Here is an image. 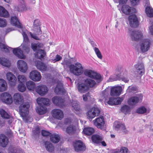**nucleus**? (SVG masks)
Instances as JSON below:
<instances>
[{
	"label": "nucleus",
	"mask_w": 153,
	"mask_h": 153,
	"mask_svg": "<svg viewBox=\"0 0 153 153\" xmlns=\"http://www.w3.org/2000/svg\"><path fill=\"white\" fill-rule=\"evenodd\" d=\"M7 24L5 19L0 18V27H4L6 26Z\"/></svg>",
	"instance_id": "4d7b16f0"
},
{
	"label": "nucleus",
	"mask_w": 153,
	"mask_h": 153,
	"mask_svg": "<svg viewBox=\"0 0 153 153\" xmlns=\"http://www.w3.org/2000/svg\"><path fill=\"white\" fill-rule=\"evenodd\" d=\"M7 88V84L5 81L3 79H0V92L5 91Z\"/></svg>",
	"instance_id": "f704fd0d"
},
{
	"label": "nucleus",
	"mask_w": 153,
	"mask_h": 153,
	"mask_svg": "<svg viewBox=\"0 0 153 153\" xmlns=\"http://www.w3.org/2000/svg\"><path fill=\"white\" fill-rule=\"evenodd\" d=\"M17 67L19 71L23 73H25L27 70V66L26 63L22 60H19L17 63Z\"/></svg>",
	"instance_id": "4468645a"
},
{
	"label": "nucleus",
	"mask_w": 153,
	"mask_h": 153,
	"mask_svg": "<svg viewBox=\"0 0 153 153\" xmlns=\"http://www.w3.org/2000/svg\"><path fill=\"white\" fill-rule=\"evenodd\" d=\"M69 68L70 72L76 76L81 75L83 72V67L79 62H76L75 65H71Z\"/></svg>",
	"instance_id": "f03ea898"
},
{
	"label": "nucleus",
	"mask_w": 153,
	"mask_h": 153,
	"mask_svg": "<svg viewBox=\"0 0 153 153\" xmlns=\"http://www.w3.org/2000/svg\"><path fill=\"white\" fill-rule=\"evenodd\" d=\"M83 133L88 135L92 134L94 132V129L91 127L85 128L83 130Z\"/></svg>",
	"instance_id": "c03bdc74"
},
{
	"label": "nucleus",
	"mask_w": 153,
	"mask_h": 153,
	"mask_svg": "<svg viewBox=\"0 0 153 153\" xmlns=\"http://www.w3.org/2000/svg\"><path fill=\"white\" fill-rule=\"evenodd\" d=\"M26 85L27 89L29 90L33 91L35 87V83L31 81H29L27 82Z\"/></svg>",
	"instance_id": "a19ab883"
},
{
	"label": "nucleus",
	"mask_w": 153,
	"mask_h": 153,
	"mask_svg": "<svg viewBox=\"0 0 153 153\" xmlns=\"http://www.w3.org/2000/svg\"><path fill=\"white\" fill-rule=\"evenodd\" d=\"M47 111V109L45 107L39 106L37 108L36 111L39 114H45Z\"/></svg>",
	"instance_id": "37998d69"
},
{
	"label": "nucleus",
	"mask_w": 153,
	"mask_h": 153,
	"mask_svg": "<svg viewBox=\"0 0 153 153\" xmlns=\"http://www.w3.org/2000/svg\"><path fill=\"white\" fill-rule=\"evenodd\" d=\"M0 114L1 117L4 118L8 119L10 118V115L3 109H0Z\"/></svg>",
	"instance_id": "8fccbe9b"
},
{
	"label": "nucleus",
	"mask_w": 153,
	"mask_h": 153,
	"mask_svg": "<svg viewBox=\"0 0 153 153\" xmlns=\"http://www.w3.org/2000/svg\"><path fill=\"white\" fill-rule=\"evenodd\" d=\"M130 37L132 40L139 41L143 38V34L140 31H132L131 32Z\"/></svg>",
	"instance_id": "9d476101"
},
{
	"label": "nucleus",
	"mask_w": 153,
	"mask_h": 153,
	"mask_svg": "<svg viewBox=\"0 0 153 153\" xmlns=\"http://www.w3.org/2000/svg\"><path fill=\"white\" fill-rule=\"evenodd\" d=\"M137 89L136 87L129 86L127 90V92L128 93H134L137 91Z\"/></svg>",
	"instance_id": "5fc2aeb1"
},
{
	"label": "nucleus",
	"mask_w": 153,
	"mask_h": 153,
	"mask_svg": "<svg viewBox=\"0 0 153 153\" xmlns=\"http://www.w3.org/2000/svg\"><path fill=\"white\" fill-rule=\"evenodd\" d=\"M10 94L7 93H4L1 95V99L2 101L5 103L10 104Z\"/></svg>",
	"instance_id": "cd10ccee"
},
{
	"label": "nucleus",
	"mask_w": 153,
	"mask_h": 153,
	"mask_svg": "<svg viewBox=\"0 0 153 153\" xmlns=\"http://www.w3.org/2000/svg\"><path fill=\"white\" fill-rule=\"evenodd\" d=\"M8 16V12L2 6H0V16L6 17Z\"/></svg>",
	"instance_id": "de8ad7c7"
},
{
	"label": "nucleus",
	"mask_w": 153,
	"mask_h": 153,
	"mask_svg": "<svg viewBox=\"0 0 153 153\" xmlns=\"http://www.w3.org/2000/svg\"><path fill=\"white\" fill-rule=\"evenodd\" d=\"M140 0H130L131 4L133 6L138 4L139 3Z\"/></svg>",
	"instance_id": "0e129e2a"
},
{
	"label": "nucleus",
	"mask_w": 153,
	"mask_h": 153,
	"mask_svg": "<svg viewBox=\"0 0 153 153\" xmlns=\"http://www.w3.org/2000/svg\"><path fill=\"white\" fill-rule=\"evenodd\" d=\"M29 77L31 79L34 81L38 82L41 79L42 76L39 72L36 70H34L30 72Z\"/></svg>",
	"instance_id": "1a4fd4ad"
},
{
	"label": "nucleus",
	"mask_w": 153,
	"mask_h": 153,
	"mask_svg": "<svg viewBox=\"0 0 153 153\" xmlns=\"http://www.w3.org/2000/svg\"><path fill=\"white\" fill-rule=\"evenodd\" d=\"M89 95V93H87L83 95V100L84 101H86L87 100L88 97Z\"/></svg>",
	"instance_id": "774afa93"
},
{
	"label": "nucleus",
	"mask_w": 153,
	"mask_h": 153,
	"mask_svg": "<svg viewBox=\"0 0 153 153\" xmlns=\"http://www.w3.org/2000/svg\"><path fill=\"white\" fill-rule=\"evenodd\" d=\"M42 46L41 44H31V48L33 51H37L35 54L36 57L40 59L43 58L46 55V52L44 50L39 49L42 48Z\"/></svg>",
	"instance_id": "7ed1b4c3"
},
{
	"label": "nucleus",
	"mask_w": 153,
	"mask_h": 153,
	"mask_svg": "<svg viewBox=\"0 0 153 153\" xmlns=\"http://www.w3.org/2000/svg\"><path fill=\"white\" fill-rule=\"evenodd\" d=\"M19 5L18 7L16 6L14 8L15 11H26L27 10L25 3L24 0H18Z\"/></svg>",
	"instance_id": "6ab92c4d"
},
{
	"label": "nucleus",
	"mask_w": 153,
	"mask_h": 153,
	"mask_svg": "<svg viewBox=\"0 0 153 153\" xmlns=\"http://www.w3.org/2000/svg\"><path fill=\"white\" fill-rule=\"evenodd\" d=\"M123 99L124 98L123 97L116 98H110L108 102V103L111 105H118L121 103Z\"/></svg>",
	"instance_id": "412c9836"
},
{
	"label": "nucleus",
	"mask_w": 153,
	"mask_h": 153,
	"mask_svg": "<svg viewBox=\"0 0 153 153\" xmlns=\"http://www.w3.org/2000/svg\"><path fill=\"white\" fill-rule=\"evenodd\" d=\"M42 134L43 136H47L49 135L50 136L51 134L50 132L45 130H42Z\"/></svg>",
	"instance_id": "69168bd1"
},
{
	"label": "nucleus",
	"mask_w": 153,
	"mask_h": 153,
	"mask_svg": "<svg viewBox=\"0 0 153 153\" xmlns=\"http://www.w3.org/2000/svg\"><path fill=\"white\" fill-rule=\"evenodd\" d=\"M71 106L72 110L76 114L77 111H79L81 110L79 102L76 100H72L71 103Z\"/></svg>",
	"instance_id": "a878e982"
},
{
	"label": "nucleus",
	"mask_w": 153,
	"mask_h": 153,
	"mask_svg": "<svg viewBox=\"0 0 153 153\" xmlns=\"http://www.w3.org/2000/svg\"><path fill=\"white\" fill-rule=\"evenodd\" d=\"M53 103L56 105H61L64 102V100L60 97L57 96L54 97L52 99Z\"/></svg>",
	"instance_id": "7c9ffc66"
},
{
	"label": "nucleus",
	"mask_w": 153,
	"mask_h": 153,
	"mask_svg": "<svg viewBox=\"0 0 153 153\" xmlns=\"http://www.w3.org/2000/svg\"><path fill=\"white\" fill-rule=\"evenodd\" d=\"M123 13L126 15H129L133 13L136 12V10L134 8L130 7L127 5H124L122 8Z\"/></svg>",
	"instance_id": "a211bd4d"
},
{
	"label": "nucleus",
	"mask_w": 153,
	"mask_h": 153,
	"mask_svg": "<svg viewBox=\"0 0 153 153\" xmlns=\"http://www.w3.org/2000/svg\"><path fill=\"white\" fill-rule=\"evenodd\" d=\"M115 76H112L110 77L107 80L108 82H112L114 81L117 80L119 78H115Z\"/></svg>",
	"instance_id": "338daca9"
},
{
	"label": "nucleus",
	"mask_w": 153,
	"mask_h": 153,
	"mask_svg": "<svg viewBox=\"0 0 153 153\" xmlns=\"http://www.w3.org/2000/svg\"><path fill=\"white\" fill-rule=\"evenodd\" d=\"M83 81L89 89L90 88H95L97 85L95 81L92 78H86L84 79Z\"/></svg>",
	"instance_id": "aec40b11"
},
{
	"label": "nucleus",
	"mask_w": 153,
	"mask_h": 153,
	"mask_svg": "<svg viewBox=\"0 0 153 153\" xmlns=\"http://www.w3.org/2000/svg\"><path fill=\"white\" fill-rule=\"evenodd\" d=\"M93 122L94 125L100 128H102L105 124L104 119L102 116L96 118Z\"/></svg>",
	"instance_id": "f3484780"
},
{
	"label": "nucleus",
	"mask_w": 153,
	"mask_h": 153,
	"mask_svg": "<svg viewBox=\"0 0 153 153\" xmlns=\"http://www.w3.org/2000/svg\"><path fill=\"white\" fill-rule=\"evenodd\" d=\"M147 111L146 108L144 107H141L137 108L136 111V113L140 114H143Z\"/></svg>",
	"instance_id": "603ef678"
},
{
	"label": "nucleus",
	"mask_w": 153,
	"mask_h": 153,
	"mask_svg": "<svg viewBox=\"0 0 153 153\" xmlns=\"http://www.w3.org/2000/svg\"><path fill=\"white\" fill-rule=\"evenodd\" d=\"M60 140V136L58 134L53 133L50 135V140L54 143L59 142Z\"/></svg>",
	"instance_id": "2f4dec72"
},
{
	"label": "nucleus",
	"mask_w": 153,
	"mask_h": 153,
	"mask_svg": "<svg viewBox=\"0 0 153 153\" xmlns=\"http://www.w3.org/2000/svg\"><path fill=\"white\" fill-rule=\"evenodd\" d=\"M137 69V72L140 75H143L144 74L145 69L144 65L142 63H138L134 66Z\"/></svg>",
	"instance_id": "bb28decb"
},
{
	"label": "nucleus",
	"mask_w": 153,
	"mask_h": 153,
	"mask_svg": "<svg viewBox=\"0 0 153 153\" xmlns=\"http://www.w3.org/2000/svg\"><path fill=\"white\" fill-rule=\"evenodd\" d=\"M46 150L49 152H52L54 150V147L53 144L49 142H46L45 143Z\"/></svg>",
	"instance_id": "c9c22d12"
},
{
	"label": "nucleus",
	"mask_w": 153,
	"mask_h": 153,
	"mask_svg": "<svg viewBox=\"0 0 153 153\" xmlns=\"http://www.w3.org/2000/svg\"><path fill=\"white\" fill-rule=\"evenodd\" d=\"M40 25V22L39 20L38 19H35L33 23V28L39 27Z\"/></svg>",
	"instance_id": "13d9d810"
},
{
	"label": "nucleus",
	"mask_w": 153,
	"mask_h": 153,
	"mask_svg": "<svg viewBox=\"0 0 153 153\" xmlns=\"http://www.w3.org/2000/svg\"><path fill=\"white\" fill-rule=\"evenodd\" d=\"M64 90L63 88L62 83L60 81L57 82V85L55 89L54 92L57 94H60L64 92Z\"/></svg>",
	"instance_id": "b1692460"
},
{
	"label": "nucleus",
	"mask_w": 153,
	"mask_h": 153,
	"mask_svg": "<svg viewBox=\"0 0 153 153\" xmlns=\"http://www.w3.org/2000/svg\"><path fill=\"white\" fill-rule=\"evenodd\" d=\"M139 100V98L138 97H132L128 100V103L131 105H134L138 102Z\"/></svg>",
	"instance_id": "72a5a7b5"
},
{
	"label": "nucleus",
	"mask_w": 153,
	"mask_h": 153,
	"mask_svg": "<svg viewBox=\"0 0 153 153\" xmlns=\"http://www.w3.org/2000/svg\"><path fill=\"white\" fill-rule=\"evenodd\" d=\"M152 41L148 39H146L143 40L141 43L140 48L141 51L143 52H145L148 51L150 48Z\"/></svg>",
	"instance_id": "0eeeda50"
},
{
	"label": "nucleus",
	"mask_w": 153,
	"mask_h": 153,
	"mask_svg": "<svg viewBox=\"0 0 153 153\" xmlns=\"http://www.w3.org/2000/svg\"><path fill=\"white\" fill-rule=\"evenodd\" d=\"M25 118L26 119H25L23 118H22V119L24 120L26 122H31L33 120V119L32 117H31L28 116V114H27L25 117Z\"/></svg>",
	"instance_id": "bf43d9fd"
},
{
	"label": "nucleus",
	"mask_w": 153,
	"mask_h": 153,
	"mask_svg": "<svg viewBox=\"0 0 153 153\" xmlns=\"http://www.w3.org/2000/svg\"><path fill=\"white\" fill-rule=\"evenodd\" d=\"M18 90L20 92H23L26 89L25 83H19L17 86Z\"/></svg>",
	"instance_id": "3c124183"
},
{
	"label": "nucleus",
	"mask_w": 153,
	"mask_h": 153,
	"mask_svg": "<svg viewBox=\"0 0 153 153\" xmlns=\"http://www.w3.org/2000/svg\"><path fill=\"white\" fill-rule=\"evenodd\" d=\"M92 141L96 143H98L101 142L102 140V137L97 135H93L91 137Z\"/></svg>",
	"instance_id": "79ce46f5"
},
{
	"label": "nucleus",
	"mask_w": 153,
	"mask_h": 153,
	"mask_svg": "<svg viewBox=\"0 0 153 153\" xmlns=\"http://www.w3.org/2000/svg\"><path fill=\"white\" fill-rule=\"evenodd\" d=\"M0 63L5 67L8 68L10 67L9 61L5 58H0Z\"/></svg>",
	"instance_id": "ea45409f"
},
{
	"label": "nucleus",
	"mask_w": 153,
	"mask_h": 153,
	"mask_svg": "<svg viewBox=\"0 0 153 153\" xmlns=\"http://www.w3.org/2000/svg\"><path fill=\"white\" fill-rule=\"evenodd\" d=\"M36 101L37 103L40 105H49V100L47 98L39 97L37 99Z\"/></svg>",
	"instance_id": "393cba45"
},
{
	"label": "nucleus",
	"mask_w": 153,
	"mask_h": 153,
	"mask_svg": "<svg viewBox=\"0 0 153 153\" xmlns=\"http://www.w3.org/2000/svg\"><path fill=\"white\" fill-rule=\"evenodd\" d=\"M128 149L125 147H122L120 149H116L113 151V153H127Z\"/></svg>",
	"instance_id": "58836bf2"
},
{
	"label": "nucleus",
	"mask_w": 153,
	"mask_h": 153,
	"mask_svg": "<svg viewBox=\"0 0 153 153\" xmlns=\"http://www.w3.org/2000/svg\"><path fill=\"white\" fill-rule=\"evenodd\" d=\"M13 52L14 54L19 58L22 59L25 58V56L23 54L22 51L19 48L14 49L13 50Z\"/></svg>",
	"instance_id": "c85d7f7f"
},
{
	"label": "nucleus",
	"mask_w": 153,
	"mask_h": 153,
	"mask_svg": "<svg viewBox=\"0 0 153 153\" xmlns=\"http://www.w3.org/2000/svg\"><path fill=\"white\" fill-rule=\"evenodd\" d=\"M129 23L131 27H136L138 25L139 22L136 16L135 15H131L128 17Z\"/></svg>",
	"instance_id": "f8f14e48"
},
{
	"label": "nucleus",
	"mask_w": 153,
	"mask_h": 153,
	"mask_svg": "<svg viewBox=\"0 0 153 153\" xmlns=\"http://www.w3.org/2000/svg\"><path fill=\"white\" fill-rule=\"evenodd\" d=\"M14 101L16 104H20L23 101V97L19 94H15L14 95Z\"/></svg>",
	"instance_id": "473e14b6"
},
{
	"label": "nucleus",
	"mask_w": 153,
	"mask_h": 153,
	"mask_svg": "<svg viewBox=\"0 0 153 153\" xmlns=\"http://www.w3.org/2000/svg\"><path fill=\"white\" fill-rule=\"evenodd\" d=\"M120 110L123 113L126 114L130 112L131 109L130 107L128 105H125L121 108Z\"/></svg>",
	"instance_id": "09e8293b"
},
{
	"label": "nucleus",
	"mask_w": 153,
	"mask_h": 153,
	"mask_svg": "<svg viewBox=\"0 0 153 153\" xmlns=\"http://www.w3.org/2000/svg\"><path fill=\"white\" fill-rule=\"evenodd\" d=\"M76 130V128L75 126L73 125H71L67 128L66 131L69 134H72L75 132Z\"/></svg>",
	"instance_id": "e433bc0d"
},
{
	"label": "nucleus",
	"mask_w": 153,
	"mask_h": 153,
	"mask_svg": "<svg viewBox=\"0 0 153 153\" xmlns=\"http://www.w3.org/2000/svg\"><path fill=\"white\" fill-rule=\"evenodd\" d=\"M33 30L36 32L37 34L38 35H40L42 33V31L41 30L40 27L35 28H33Z\"/></svg>",
	"instance_id": "680f3d73"
},
{
	"label": "nucleus",
	"mask_w": 153,
	"mask_h": 153,
	"mask_svg": "<svg viewBox=\"0 0 153 153\" xmlns=\"http://www.w3.org/2000/svg\"><path fill=\"white\" fill-rule=\"evenodd\" d=\"M84 75L87 76L97 80H100L101 76L100 75L94 71L89 69H85L84 71Z\"/></svg>",
	"instance_id": "39448f33"
},
{
	"label": "nucleus",
	"mask_w": 153,
	"mask_h": 153,
	"mask_svg": "<svg viewBox=\"0 0 153 153\" xmlns=\"http://www.w3.org/2000/svg\"><path fill=\"white\" fill-rule=\"evenodd\" d=\"M108 95V91L107 89H105L102 92L101 95L105 98Z\"/></svg>",
	"instance_id": "e2e57ef3"
},
{
	"label": "nucleus",
	"mask_w": 153,
	"mask_h": 153,
	"mask_svg": "<svg viewBox=\"0 0 153 153\" xmlns=\"http://www.w3.org/2000/svg\"><path fill=\"white\" fill-rule=\"evenodd\" d=\"M146 13L149 17H153V9L150 6H147L145 8Z\"/></svg>",
	"instance_id": "4c0bfd02"
},
{
	"label": "nucleus",
	"mask_w": 153,
	"mask_h": 153,
	"mask_svg": "<svg viewBox=\"0 0 153 153\" xmlns=\"http://www.w3.org/2000/svg\"><path fill=\"white\" fill-rule=\"evenodd\" d=\"M100 113V109L97 107H94L90 109L87 113V118L91 120L96 116L99 115Z\"/></svg>",
	"instance_id": "423d86ee"
},
{
	"label": "nucleus",
	"mask_w": 153,
	"mask_h": 153,
	"mask_svg": "<svg viewBox=\"0 0 153 153\" xmlns=\"http://www.w3.org/2000/svg\"><path fill=\"white\" fill-rule=\"evenodd\" d=\"M48 91V87L45 85H40L35 87L36 91L41 96H43L46 94Z\"/></svg>",
	"instance_id": "6e6552de"
},
{
	"label": "nucleus",
	"mask_w": 153,
	"mask_h": 153,
	"mask_svg": "<svg viewBox=\"0 0 153 153\" xmlns=\"http://www.w3.org/2000/svg\"><path fill=\"white\" fill-rule=\"evenodd\" d=\"M75 150L76 152L84 151L85 149V145L80 140L76 141L73 144Z\"/></svg>",
	"instance_id": "2eb2a0df"
},
{
	"label": "nucleus",
	"mask_w": 153,
	"mask_h": 153,
	"mask_svg": "<svg viewBox=\"0 0 153 153\" xmlns=\"http://www.w3.org/2000/svg\"><path fill=\"white\" fill-rule=\"evenodd\" d=\"M17 79L19 83H25L27 82V77L24 75H19L17 76Z\"/></svg>",
	"instance_id": "a18cd8bd"
},
{
	"label": "nucleus",
	"mask_w": 153,
	"mask_h": 153,
	"mask_svg": "<svg viewBox=\"0 0 153 153\" xmlns=\"http://www.w3.org/2000/svg\"><path fill=\"white\" fill-rule=\"evenodd\" d=\"M35 65L37 68L40 71H45L46 70L47 66L41 61H37L36 62Z\"/></svg>",
	"instance_id": "c756f323"
},
{
	"label": "nucleus",
	"mask_w": 153,
	"mask_h": 153,
	"mask_svg": "<svg viewBox=\"0 0 153 153\" xmlns=\"http://www.w3.org/2000/svg\"><path fill=\"white\" fill-rule=\"evenodd\" d=\"M10 22L12 25L19 29V31L21 33L23 37V42L21 46L22 51L24 52L28 53L30 49V42L27 36L28 31L25 28L23 27L22 24L19 22L16 16L11 17Z\"/></svg>",
	"instance_id": "f257e3e1"
},
{
	"label": "nucleus",
	"mask_w": 153,
	"mask_h": 153,
	"mask_svg": "<svg viewBox=\"0 0 153 153\" xmlns=\"http://www.w3.org/2000/svg\"><path fill=\"white\" fill-rule=\"evenodd\" d=\"M10 153H23V151L20 149L13 147L10 148Z\"/></svg>",
	"instance_id": "864d4df0"
},
{
	"label": "nucleus",
	"mask_w": 153,
	"mask_h": 153,
	"mask_svg": "<svg viewBox=\"0 0 153 153\" xmlns=\"http://www.w3.org/2000/svg\"><path fill=\"white\" fill-rule=\"evenodd\" d=\"M53 117L55 118L61 120L64 117V113L63 111L59 109H55L52 111Z\"/></svg>",
	"instance_id": "ddd939ff"
},
{
	"label": "nucleus",
	"mask_w": 153,
	"mask_h": 153,
	"mask_svg": "<svg viewBox=\"0 0 153 153\" xmlns=\"http://www.w3.org/2000/svg\"><path fill=\"white\" fill-rule=\"evenodd\" d=\"M122 89V87L120 86L111 87V95L113 97L119 96L121 94Z\"/></svg>",
	"instance_id": "dca6fc26"
},
{
	"label": "nucleus",
	"mask_w": 153,
	"mask_h": 153,
	"mask_svg": "<svg viewBox=\"0 0 153 153\" xmlns=\"http://www.w3.org/2000/svg\"><path fill=\"white\" fill-rule=\"evenodd\" d=\"M113 127L116 131H122L125 133L128 132L125 125L119 122L115 121L114 123Z\"/></svg>",
	"instance_id": "9b49d317"
},
{
	"label": "nucleus",
	"mask_w": 153,
	"mask_h": 153,
	"mask_svg": "<svg viewBox=\"0 0 153 153\" xmlns=\"http://www.w3.org/2000/svg\"><path fill=\"white\" fill-rule=\"evenodd\" d=\"M8 142L7 137L4 134H0V146L4 147L7 146Z\"/></svg>",
	"instance_id": "5701e85b"
},
{
	"label": "nucleus",
	"mask_w": 153,
	"mask_h": 153,
	"mask_svg": "<svg viewBox=\"0 0 153 153\" xmlns=\"http://www.w3.org/2000/svg\"><path fill=\"white\" fill-rule=\"evenodd\" d=\"M30 106L28 102H25L21 104L19 107L20 114L22 118L26 119L25 117L29 112Z\"/></svg>",
	"instance_id": "20e7f679"
},
{
	"label": "nucleus",
	"mask_w": 153,
	"mask_h": 153,
	"mask_svg": "<svg viewBox=\"0 0 153 153\" xmlns=\"http://www.w3.org/2000/svg\"><path fill=\"white\" fill-rule=\"evenodd\" d=\"M17 82V79L16 77L13 74L10 72V86L15 85Z\"/></svg>",
	"instance_id": "49530a36"
},
{
	"label": "nucleus",
	"mask_w": 153,
	"mask_h": 153,
	"mask_svg": "<svg viewBox=\"0 0 153 153\" xmlns=\"http://www.w3.org/2000/svg\"><path fill=\"white\" fill-rule=\"evenodd\" d=\"M62 59V57L60 55H57L56 56L55 58L54 59H51L52 61L54 63L57 61H59L61 60Z\"/></svg>",
	"instance_id": "052dcab7"
},
{
	"label": "nucleus",
	"mask_w": 153,
	"mask_h": 153,
	"mask_svg": "<svg viewBox=\"0 0 153 153\" xmlns=\"http://www.w3.org/2000/svg\"><path fill=\"white\" fill-rule=\"evenodd\" d=\"M0 48L1 51L5 53L8 52L9 51V49L5 45L1 42H0Z\"/></svg>",
	"instance_id": "6e6d98bb"
},
{
	"label": "nucleus",
	"mask_w": 153,
	"mask_h": 153,
	"mask_svg": "<svg viewBox=\"0 0 153 153\" xmlns=\"http://www.w3.org/2000/svg\"><path fill=\"white\" fill-rule=\"evenodd\" d=\"M77 87L78 91L80 93H84L89 90L88 88L87 87L84 82V83H78L77 84Z\"/></svg>",
	"instance_id": "4be33fe9"
}]
</instances>
